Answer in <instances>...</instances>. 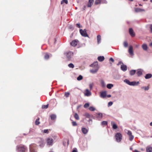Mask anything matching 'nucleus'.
<instances>
[{"mask_svg":"<svg viewBox=\"0 0 152 152\" xmlns=\"http://www.w3.org/2000/svg\"><path fill=\"white\" fill-rule=\"evenodd\" d=\"M134 10L135 12H141L145 11V10L144 9L139 8H135Z\"/></svg>","mask_w":152,"mask_h":152,"instance_id":"17","label":"nucleus"},{"mask_svg":"<svg viewBox=\"0 0 152 152\" xmlns=\"http://www.w3.org/2000/svg\"><path fill=\"white\" fill-rule=\"evenodd\" d=\"M69 28L70 29H72L73 28V27L72 26H69Z\"/></svg>","mask_w":152,"mask_h":152,"instance_id":"62","label":"nucleus"},{"mask_svg":"<svg viewBox=\"0 0 152 152\" xmlns=\"http://www.w3.org/2000/svg\"><path fill=\"white\" fill-rule=\"evenodd\" d=\"M86 5H84L83 8V10H84L86 8Z\"/></svg>","mask_w":152,"mask_h":152,"instance_id":"56","label":"nucleus"},{"mask_svg":"<svg viewBox=\"0 0 152 152\" xmlns=\"http://www.w3.org/2000/svg\"><path fill=\"white\" fill-rule=\"evenodd\" d=\"M121 69L124 72L126 71L127 70L126 66L123 64L121 65Z\"/></svg>","mask_w":152,"mask_h":152,"instance_id":"16","label":"nucleus"},{"mask_svg":"<svg viewBox=\"0 0 152 152\" xmlns=\"http://www.w3.org/2000/svg\"><path fill=\"white\" fill-rule=\"evenodd\" d=\"M64 54L66 56V58L69 60L73 56V53L72 51H67L64 53Z\"/></svg>","mask_w":152,"mask_h":152,"instance_id":"3","label":"nucleus"},{"mask_svg":"<svg viewBox=\"0 0 152 152\" xmlns=\"http://www.w3.org/2000/svg\"><path fill=\"white\" fill-rule=\"evenodd\" d=\"M134 152H140L138 151V150H134Z\"/></svg>","mask_w":152,"mask_h":152,"instance_id":"59","label":"nucleus"},{"mask_svg":"<svg viewBox=\"0 0 152 152\" xmlns=\"http://www.w3.org/2000/svg\"><path fill=\"white\" fill-rule=\"evenodd\" d=\"M83 133L84 134H86L88 132V129L85 127H82L81 129Z\"/></svg>","mask_w":152,"mask_h":152,"instance_id":"13","label":"nucleus"},{"mask_svg":"<svg viewBox=\"0 0 152 152\" xmlns=\"http://www.w3.org/2000/svg\"><path fill=\"white\" fill-rule=\"evenodd\" d=\"M43 132L44 133H48L49 132V131L48 129H44L43 130Z\"/></svg>","mask_w":152,"mask_h":152,"instance_id":"51","label":"nucleus"},{"mask_svg":"<svg viewBox=\"0 0 152 152\" xmlns=\"http://www.w3.org/2000/svg\"><path fill=\"white\" fill-rule=\"evenodd\" d=\"M74 117L77 120H79V116L77 113H75V114Z\"/></svg>","mask_w":152,"mask_h":152,"instance_id":"31","label":"nucleus"},{"mask_svg":"<svg viewBox=\"0 0 152 152\" xmlns=\"http://www.w3.org/2000/svg\"><path fill=\"white\" fill-rule=\"evenodd\" d=\"M152 77V75L151 74L149 73L147 74L145 76V77L146 79H148L151 78Z\"/></svg>","mask_w":152,"mask_h":152,"instance_id":"21","label":"nucleus"},{"mask_svg":"<svg viewBox=\"0 0 152 152\" xmlns=\"http://www.w3.org/2000/svg\"><path fill=\"white\" fill-rule=\"evenodd\" d=\"M128 52L129 54L132 56L134 55V53L133 50V47L132 46H130L129 47Z\"/></svg>","mask_w":152,"mask_h":152,"instance_id":"10","label":"nucleus"},{"mask_svg":"<svg viewBox=\"0 0 152 152\" xmlns=\"http://www.w3.org/2000/svg\"><path fill=\"white\" fill-rule=\"evenodd\" d=\"M142 47L143 49L145 50H146L148 49L147 45L146 44H143L142 45Z\"/></svg>","mask_w":152,"mask_h":152,"instance_id":"25","label":"nucleus"},{"mask_svg":"<svg viewBox=\"0 0 152 152\" xmlns=\"http://www.w3.org/2000/svg\"><path fill=\"white\" fill-rule=\"evenodd\" d=\"M53 140L51 138H48L46 140L47 144L49 146H52L53 143Z\"/></svg>","mask_w":152,"mask_h":152,"instance_id":"5","label":"nucleus"},{"mask_svg":"<svg viewBox=\"0 0 152 152\" xmlns=\"http://www.w3.org/2000/svg\"><path fill=\"white\" fill-rule=\"evenodd\" d=\"M68 66L69 68H73L74 67V65L73 64H72V63H71L69 64L68 65Z\"/></svg>","mask_w":152,"mask_h":152,"instance_id":"32","label":"nucleus"},{"mask_svg":"<svg viewBox=\"0 0 152 152\" xmlns=\"http://www.w3.org/2000/svg\"><path fill=\"white\" fill-rule=\"evenodd\" d=\"M101 84L102 87L103 88L105 87L106 85L105 84L104 81L103 80H101Z\"/></svg>","mask_w":152,"mask_h":152,"instance_id":"27","label":"nucleus"},{"mask_svg":"<svg viewBox=\"0 0 152 152\" xmlns=\"http://www.w3.org/2000/svg\"><path fill=\"white\" fill-rule=\"evenodd\" d=\"M99 66H98L96 65V68H94L90 70V72L91 73L94 74L97 72L99 69Z\"/></svg>","mask_w":152,"mask_h":152,"instance_id":"8","label":"nucleus"},{"mask_svg":"<svg viewBox=\"0 0 152 152\" xmlns=\"http://www.w3.org/2000/svg\"><path fill=\"white\" fill-rule=\"evenodd\" d=\"M109 60L112 61L113 62H114V60L112 58H110L109 59Z\"/></svg>","mask_w":152,"mask_h":152,"instance_id":"55","label":"nucleus"},{"mask_svg":"<svg viewBox=\"0 0 152 152\" xmlns=\"http://www.w3.org/2000/svg\"><path fill=\"white\" fill-rule=\"evenodd\" d=\"M96 116L98 118H102V114L101 113H99L96 114Z\"/></svg>","mask_w":152,"mask_h":152,"instance_id":"30","label":"nucleus"},{"mask_svg":"<svg viewBox=\"0 0 152 152\" xmlns=\"http://www.w3.org/2000/svg\"><path fill=\"white\" fill-rule=\"evenodd\" d=\"M124 81L128 85L131 86H136L139 83V82L138 81L136 82L134 81L130 82L129 80L127 79H125Z\"/></svg>","mask_w":152,"mask_h":152,"instance_id":"1","label":"nucleus"},{"mask_svg":"<svg viewBox=\"0 0 152 152\" xmlns=\"http://www.w3.org/2000/svg\"><path fill=\"white\" fill-rule=\"evenodd\" d=\"M98 59L99 61L102 62L103 61L104 59V56H100L98 57Z\"/></svg>","mask_w":152,"mask_h":152,"instance_id":"22","label":"nucleus"},{"mask_svg":"<svg viewBox=\"0 0 152 152\" xmlns=\"http://www.w3.org/2000/svg\"><path fill=\"white\" fill-rule=\"evenodd\" d=\"M97 66H99L98 64V62L97 61H95L92 64L90 65L91 67L93 68H96V65Z\"/></svg>","mask_w":152,"mask_h":152,"instance_id":"14","label":"nucleus"},{"mask_svg":"<svg viewBox=\"0 0 152 152\" xmlns=\"http://www.w3.org/2000/svg\"><path fill=\"white\" fill-rule=\"evenodd\" d=\"M117 127V126L115 124H113V128L114 129H116Z\"/></svg>","mask_w":152,"mask_h":152,"instance_id":"43","label":"nucleus"},{"mask_svg":"<svg viewBox=\"0 0 152 152\" xmlns=\"http://www.w3.org/2000/svg\"><path fill=\"white\" fill-rule=\"evenodd\" d=\"M123 64V63H122V61H119V62H118V64H117V65H119L120 64Z\"/></svg>","mask_w":152,"mask_h":152,"instance_id":"57","label":"nucleus"},{"mask_svg":"<svg viewBox=\"0 0 152 152\" xmlns=\"http://www.w3.org/2000/svg\"><path fill=\"white\" fill-rule=\"evenodd\" d=\"M107 122L106 121H103L102 122V125H105L107 124Z\"/></svg>","mask_w":152,"mask_h":152,"instance_id":"41","label":"nucleus"},{"mask_svg":"<svg viewBox=\"0 0 152 152\" xmlns=\"http://www.w3.org/2000/svg\"><path fill=\"white\" fill-rule=\"evenodd\" d=\"M111 96V95H108L107 96V97H110Z\"/></svg>","mask_w":152,"mask_h":152,"instance_id":"63","label":"nucleus"},{"mask_svg":"<svg viewBox=\"0 0 152 152\" xmlns=\"http://www.w3.org/2000/svg\"><path fill=\"white\" fill-rule=\"evenodd\" d=\"M106 96V92L105 91L102 92L100 94V96L103 98H104Z\"/></svg>","mask_w":152,"mask_h":152,"instance_id":"20","label":"nucleus"},{"mask_svg":"<svg viewBox=\"0 0 152 152\" xmlns=\"http://www.w3.org/2000/svg\"><path fill=\"white\" fill-rule=\"evenodd\" d=\"M80 32L83 36L84 37H87L88 36L86 29H84L83 30L82 29H80Z\"/></svg>","mask_w":152,"mask_h":152,"instance_id":"6","label":"nucleus"},{"mask_svg":"<svg viewBox=\"0 0 152 152\" xmlns=\"http://www.w3.org/2000/svg\"><path fill=\"white\" fill-rule=\"evenodd\" d=\"M118 78H116V77H115V80H118V79H119L120 78V76H119V75H118Z\"/></svg>","mask_w":152,"mask_h":152,"instance_id":"58","label":"nucleus"},{"mask_svg":"<svg viewBox=\"0 0 152 152\" xmlns=\"http://www.w3.org/2000/svg\"><path fill=\"white\" fill-rule=\"evenodd\" d=\"M150 125L151 126H152V122L150 123Z\"/></svg>","mask_w":152,"mask_h":152,"instance_id":"64","label":"nucleus"},{"mask_svg":"<svg viewBox=\"0 0 152 152\" xmlns=\"http://www.w3.org/2000/svg\"><path fill=\"white\" fill-rule=\"evenodd\" d=\"M85 116L88 118H90V115L88 113H85Z\"/></svg>","mask_w":152,"mask_h":152,"instance_id":"40","label":"nucleus"},{"mask_svg":"<svg viewBox=\"0 0 152 152\" xmlns=\"http://www.w3.org/2000/svg\"><path fill=\"white\" fill-rule=\"evenodd\" d=\"M94 1V0H89L87 4L88 7H90L92 5Z\"/></svg>","mask_w":152,"mask_h":152,"instance_id":"19","label":"nucleus"},{"mask_svg":"<svg viewBox=\"0 0 152 152\" xmlns=\"http://www.w3.org/2000/svg\"><path fill=\"white\" fill-rule=\"evenodd\" d=\"M113 104V102H109L108 103V106L109 107L111 106Z\"/></svg>","mask_w":152,"mask_h":152,"instance_id":"49","label":"nucleus"},{"mask_svg":"<svg viewBox=\"0 0 152 152\" xmlns=\"http://www.w3.org/2000/svg\"><path fill=\"white\" fill-rule=\"evenodd\" d=\"M78 41L77 40H73L70 42V45L72 46L75 47L77 45Z\"/></svg>","mask_w":152,"mask_h":152,"instance_id":"11","label":"nucleus"},{"mask_svg":"<svg viewBox=\"0 0 152 152\" xmlns=\"http://www.w3.org/2000/svg\"><path fill=\"white\" fill-rule=\"evenodd\" d=\"M76 26L79 28H82V26L80 25V23H77L76 24Z\"/></svg>","mask_w":152,"mask_h":152,"instance_id":"46","label":"nucleus"},{"mask_svg":"<svg viewBox=\"0 0 152 152\" xmlns=\"http://www.w3.org/2000/svg\"><path fill=\"white\" fill-rule=\"evenodd\" d=\"M26 149L24 146L18 145L16 147V151L17 152H25Z\"/></svg>","mask_w":152,"mask_h":152,"instance_id":"4","label":"nucleus"},{"mask_svg":"<svg viewBox=\"0 0 152 152\" xmlns=\"http://www.w3.org/2000/svg\"><path fill=\"white\" fill-rule=\"evenodd\" d=\"M48 107V104L46 105H43L42 106V109H46Z\"/></svg>","mask_w":152,"mask_h":152,"instance_id":"45","label":"nucleus"},{"mask_svg":"<svg viewBox=\"0 0 152 152\" xmlns=\"http://www.w3.org/2000/svg\"><path fill=\"white\" fill-rule=\"evenodd\" d=\"M30 152H35L34 150L31 149L30 148Z\"/></svg>","mask_w":152,"mask_h":152,"instance_id":"53","label":"nucleus"},{"mask_svg":"<svg viewBox=\"0 0 152 152\" xmlns=\"http://www.w3.org/2000/svg\"><path fill=\"white\" fill-rule=\"evenodd\" d=\"M124 45L125 47V48L127 47L128 46V43L126 41H125V42H124Z\"/></svg>","mask_w":152,"mask_h":152,"instance_id":"39","label":"nucleus"},{"mask_svg":"<svg viewBox=\"0 0 152 152\" xmlns=\"http://www.w3.org/2000/svg\"><path fill=\"white\" fill-rule=\"evenodd\" d=\"M116 141L118 142H120L122 140V135L120 133H117L115 135Z\"/></svg>","mask_w":152,"mask_h":152,"instance_id":"2","label":"nucleus"},{"mask_svg":"<svg viewBox=\"0 0 152 152\" xmlns=\"http://www.w3.org/2000/svg\"><path fill=\"white\" fill-rule=\"evenodd\" d=\"M84 95L85 96H88L91 95V93L88 89H86V92L85 93Z\"/></svg>","mask_w":152,"mask_h":152,"instance_id":"15","label":"nucleus"},{"mask_svg":"<svg viewBox=\"0 0 152 152\" xmlns=\"http://www.w3.org/2000/svg\"><path fill=\"white\" fill-rule=\"evenodd\" d=\"M149 46H150V47H152V42H151L150 43V44L149 45Z\"/></svg>","mask_w":152,"mask_h":152,"instance_id":"61","label":"nucleus"},{"mask_svg":"<svg viewBox=\"0 0 152 152\" xmlns=\"http://www.w3.org/2000/svg\"><path fill=\"white\" fill-rule=\"evenodd\" d=\"M113 86V85L112 84H108L107 85V88L109 89H111Z\"/></svg>","mask_w":152,"mask_h":152,"instance_id":"28","label":"nucleus"},{"mask_svg":"<svg viewBox=\"0 0 152 152\" xmlns=\"http://www.w3.org/2000/svg\"><path fill=\"white\" fill-rule=\"evenodd\" d=\"M129 33L131 35V36L132 37H133L135 36V34L134 33V31L133 30V29L132 28H130L129 29Z\"/></svg>","mask_w":152,"mask_h":152,"instance_id":"12","label":"nucleus"},{"mask_svg":"<svg viewBox=\"0 0 152 152\" xmlns=\"http://www.w3.org/2000/svg\"><path fill=\"white\" fill-rule=\"evenodd\" d=\"M89 109L90 111H94L95 110V108L93 106H91L89 107Z\"/></svg>","mask_w":152,"mask_h":152,"instance_id":"34","label":"nucleus"},{"mask_svg":"<svg viewBox=\"0 0 152 152\" xmlns=\"http://www.w3.org/2000/svg\"><path fill=\"white\" fill-rule=\"evenodd\" d=\"M89 104L88 103H86L84 105V107L85 108H87L89 107Z\"/></svg>","mask_w":152,"mask_h":152,"instance_id":"37","label":"nucleus"},{"mask_svg":"<svg viewBox=\"0 0 152 152\" xmlns=\"http://www.w3.org/2000/svg\"><path fill=\"white\" fill-rule=\"evenodd\" d=\"M72 125L74 126H75L77 125L76 122L75 121H72Z\"/></svg>","mask_w":152,"mask_h":152,"instance_id":"48","label":"nucleus"},{"mask_svg":"<svg viewBox=\"0 0 152 152\" xmlns=\"http://www.w3.org/2000/svg\"><path fill=\"white\" fill-rule=\"evenodd\" d=\"M49 58V55L47 54V53H46L44 56V58L45 59H48Z\"/></svg>","mask_w":152,"mask_h":152,"instance_id":"42","label":"nucleus"},{"mask_svg":"<svg viewBox=\"0 0 152 152\" xmlns=\"http://www.w3.org/2000/svg\"><path fill=\"white\" fill-rule=\"evenodd\" d=\"M143 70L141 69H138L137 70V74L138 77H140L142 75Z\"/></svg>","mask_w":152,"mask_h":152,"instance_id":"9","label":"nucleus"},{"mask_svg":"<svg viewBox=\"0 0 152 152\" xmlns=\"http://www.w3.org/2000/svg\"><path fill=\"white\" fill-rule=\"evenodd\" d=\"M136 72L135 70H132L130 71V74L131 75H134L135 73Z\"/></svg>","mask_w":152,"mask_h":152,"instance_id":"29","label":"nucleus"},{"mask_svg":"<svg viewBox=\"0 0 152 152\" xmlns=\"http://www.w3.org/2000/svg\"><path fill=\"white\" fill-rule=\"evenodd\" d=\"M101 3L103 4H107V1L106 0H101Z\"/></svg>","mask_w":152,"mask_h":152,"instance_id":"47","label":"nucleus"},{"mask_svg":"<svg viewBox=\"0 0 152 152\" xmlns=\"http://www.w3.org/2000/svg\"><path fill=\"white\" fill-rule=\"evenodd\" d=\"M127 134L129 136V140L131 141H132L134 139V136L132 134L131 132L130 131H128Z\"/></svg>","mask_w":152,"mask_h":152,"instance_id":"7","label":"nucleus"},{"mask_svg":"<svg viewBox=\"0 0 152 152\" xmlns=\"http://www.w3.org/2000/svg\"><path fill=\"white\" fill-rule=\"evenodd\" d=\"M150 26V31L152 33V24H151Z\"/></svg>","mask_w":152,"mask_h":152,"instance_id":"54","label":"nucleus"},{"mask_svg":"<svg viewBox=\"0 0 152 152\" xmlns=\"http://www.w3.org/2000/svg\"><path fill=\"white\" fill-rule=\"evenodd\" d=\"M39 118H38V119L35 121V124L36 125H38L40 124V122L39 121Z\"/></svg>","mask_w":152,"mask_h":152,"instance_id":"33","label":"nucleus"},{"mask_svg":"<svg viewBox=\"0 0 152 152\" xmlns=\"http://www.w3.org/2000/svg\"><path fill=\"white\" fill-rule=\"evenodd\" d=\"M147 152H152V147L151 146H148L146 148Z\"/></svg>","mask_w":152,"mask_h":152,"instance_id":"18","label":"nucleus"},{"mask_svg":"<svg viewBox=\"0 0 152 152\" xmlns=\"http://www.w3.org/2000/svg\"><path fill=\"white\" fill-rule=\"evenodd\" d=\"M141 88L142 89H143L145 91H148L149 90V88L148 86H142L141 87Z\"/></svg>","mask_w":152,"mask_h":152,"instance_id":"26","label":"nucleus"},{"mask_svg":"<svg viewBox=\"0 0 152 152\" xmlns=\"http://www.w3.org/2000/svg\"><path fill=\"white\" fill-rule=\"evenodd\" d=\"M69 94H70L69 92H66L65 93L64 95L66 97H69Z\"/></svg>","mask_w":152,"mask_h":152,"instance_id":"44","label":"nucleus"},{"mask_svg":"<svg viewBox=\"0 0 152 152\" xmlns=\"http://www.w3.org/2000/svg\"><path fill=\"white\" fill-rule=\"evenodd\" d=\"M93 84H89V87L90 89H92L93 87Z\"/></svg>","mask_w":152,"mask_h":152,"instance_id":"52","label":"nucleus"},{"mask_svg":"<svg viewBox=\"0 0 152 152\" xmlns=\"http://www.w3.org/2000/svg\"><path fill=\"white\" fill-rule=\"evenodd\" d=\"M97 43L98 44H99L101 42V37L100 35H98L97 37Z\"/></svg>","mask_w":152,"mask_h":152,"instance_id":"23","label":"nucleus"},{"mask_svg":"<svg viewBox=\"0 0 152 152\" xmlns=\"http://www.w3.org/2000/svg\"><path fill=\"white\" fill-rule=\"evenodd\" d=\"M139 45H135L136 47L137 48H138L139 47Z\"/></svg>","mask_w":152,"mask_h":152,"instance_id":"60","label":"nucleus"},{"mask_svg":"<svg viewBox=\"0 0 152 152\" xmlns=\"http://www.w3.org/2000/svg\"><path fill=\"white\" fill-rule=\"evenodd\" d=\"M72 152H78L77 149L76 148H74Z\"/></svg>","mask_w":152,"mask_h":152,"instance_id":"50","label":"nucleus"},{"mask_svg":"<svg viewBox=\"0 0 152 152\" xmlns=\"http://www.w3.org/2000/svg\"><path fill=\"white\" fill-rule=\"evenodd\" d=\"M64 3H65L66 4H67L68 3V0H62L61 1V4H63Z\"/></svg>","mask_w":152,"mask_h":152,"instance_id":"38","label":"nucleus"},{"mask_svg":"<svg viewBox=\"0 0 152 152\" xmlns=\"http://www.w3.org/2000/svg\"><path fill=\"white\" fill-rule=\"evenodd\" d=\"M83 78V76L81 75H80L77 78V80H80L82 79Z\"/></svg>","mask_w":152,"mask_h":152,"instance_id":"36","label":"nucleus"},{"mask_svg":"<svg viewBox=\"0 0 152 152\" xmlns=\"http://www.w3.org/2000/svg\"><path fill=\"white\" fill-rule=\"evenodd\" d=\"M50 117L51 119L52 120H53L56 118V116L55 114H53L51 115H50Z\"/></svg>","mask_w":152,"mask_h":152,"instance_id":"24","label":"nucleus"},{"mask_svg":"<svg viewBox=\"0 0 152 152\" xmlns=\"http://www.w3.org/2000/svg\"><path fill=\"white\" fill-rule=\"evenodd\" d=\"M100 3H101V0H96L95 2V4L96 5H97Z\"/></svg>","mask_w":152,"mask_h":152,"instance_id":"35","label":"nucleus"}]
</instances>
